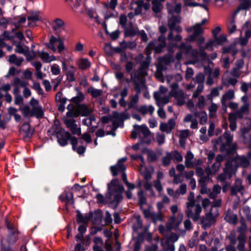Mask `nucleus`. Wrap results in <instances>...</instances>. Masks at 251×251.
Returning a JSON list of instances; mask_svg holds the SVG:
<instances>
[{
	"mask_svg": "<svg viewBox=\"0 0 251 251\" xmlns=\"http://www.w3.org/2000/svg\"><path fill=\"white\" fill-rule=\"evenodd\" d=\"M50 25L54 33L58 36H50L49 42L47 44V47L54 52L57 51L61 53L65 50V46L63 40L59 34L64 29L65 23L60 18H55L50 22Z\"/></svg>",
	"mask_w": 251,
	"mask_h": 251,
	"instance_id": "nucleus-1",
	"label": "nucleus"
},
{
	"mask_svg": "<svg viewBox=\"0 0 251 251\" xmlns=\"http://www.w3.org/2000/svg\"><path fill=\"white\" fill-rule=\"evenodd\" d=\"M145 75V73L141 69H139L137 72L132 73L130 74V78L134 83L137 94L130 98V101L127 104L128 109L135 108L137 105L139 100L138 94L140 93L141 89L144 87L143 78Z\"/></svg>",
	"mask_w": 251,
	"mask_h": 251,
	"instance_id": "nucleus-2",
	"label": "nucleus"
},
{
	"mask_svg": "<svg viewBox=\"0 0 251 251\" xmlns=\"http://www.w3.org/2000/svg\"><path fill=\"white\" fill-rule=\"evenodd\" d=\"M124 187L119 183L118 179H112L108 184V192L106 195L108 201L112 203H118L123 199L122 193Z\"/></svg>",
	"mask_w": 251,
	"mask_h": 251,
	"instance_id": "nucleus-3",
	"label": "nucleus"
},
{
	"mask_svg": "<svg viewBox=\"0 0 251 251\" xmlns=\"http://www.w3.org/2000/svg\"><path fill=\"white\" fill-rule=\"evenodd\" d=\"M233 136L229 131H226L223 136L220 137L218 140L213 141L214 146H219L221 151L227 152L229 147L232 141Z\"/></svg>",
	"mask_w": 251,
	"mask_h": 251,
	"instance_id": "nucleus-4",
	"label": "nucleus"
},
{
	"mask_svg": "<svg viewBox=\"0 0 251 251\" xmlns=\"http://www.w3.org/2000/svg\"><path fill=\"white\" fill-rule=\"evenodd\" d=\"M185 211L187 216L192 219L194 221L199 220L202 208L199 203H193L186 204Z\"/></svg>",
	"mask_w": 251,
	"mask_h": 251,
	"instance_id": "nucleus-5",
	"label": "nucleus"
},
{
	"mask_svg": "<svg viewBox=\"0 0 251 251\" xmlns=\"http://www.w3.org/2000/svg\"><path fill=\"white\" fill-rule=\"evenodd\" d=\"M126 160V157L120 159L115 166L110 167L111 172L113 176H116L119 173H122V178L123 182L126 184L128 182L126 173L124 172L126 170V166L124 163Z\"/></svg>",
	"mask_w": 251,
	"mask_h": 251,
	"instance_id": "nucleus-6",
	"label": "nucleus"
},
{
	"mask_svg": "<svg viewBox=\"0 0 251 251\" xmlns=\"http://www.w3.org/2000/svg\"><path fill=\"white\" fill-rule=\"evenodd\" d=\"M218 216L219 213L217 209L213 211L212 208H210L209 211L206 213L205 216L201 219V222L203 228L205 229L209 228L215 223Z\"/></svg>",
	"mask_w": 251,
	"mask_h": 251,
	"instance_id": "nucleus-7",
	"label": "nucleus"
},
{
	"mask_svg": "<svg viewBox=\"0 0 251 251\" xmlns=\"http://www.w3.org/2000/svg\"><path fill=\"white\" fill-rule=\"evenodd\" d=\"M171 90L170 96L174 97L179 105H183L185 102V95L182 90L178 89V85L176 83H174L171 85Z\"/></svg>",
	"mask_w": 251,
	"mask_h": 251,
	"instance_id": "nucleus-8",
	"label": "nucleus"
},
{
	"mask_svg": "<svg viewBox=\"0 0 251 251\" xmlns=\"http://www.w3.org/2000/svg\"><path fill=\"white\" fill-rule=\"evenodd\" d=\"M180 17L179 16H174L172 15L168 21V26L170 28V31L168 35V40L173 39V33L174 30H175L178 33H180L182 31L181 27L177 25L176 24L180 23Z\"/></svg>",
	"mask_w": 251,
	"mask_h": 251,
	"instance_id": "nucleus-9",
	"label": "nucleus"
},
{
	"mask_svg": "<svg viewBox=\"0 0 251 251\" xmlns=\"http://www.w3.org/2000/svg\"><path fill=\"white\" fill-rule=\"evenodd\" d=\"M165 46V37L164 36H161L157 40L150 42L147 47V50H154L156 53H160Z\"/></svg>",
	"mask_w": 251,
	"mask_h": 251,
	"instance_id": "nucleus-10",
	"label": "nucleus"
},
{
	"mask_svg": "<svg viewBox=\"0 0 251 251\" xmlns=\"http://www.w3.org/2000/svg\"><path fill=\"white\" fill-rule=\"evenodd\" d=\"M207 22V20L206 19H204L202 20L201 23H197L195 24L193 26L189 28L188 29V31L192 32V35H190L187 39L188 41L193 42L196 40V37H197L199 35L202 33L203 31V29L202 27V26Z\"/></svg>",
	"mask_w": 251,
	"mask_h": 251,
	"instance_id": "nucleus-11",
	"label": "nucleus"
},
{
	"mask_svg": "<svg viewBox=\"0 0 251 251\" xmlns=\"http://www.w3.org/2000/svg\"><path fill=\"white\" fill-rule=\"evenodd\" d=\"M133 127L134 130L132 131L131 133V137L132 138H137L140 134H142L145 138H148L151 135L150 131L145 125H134Z\"/></svg>",
	"mask_w": 251,
	"mask_h": 251,
	"instance_id": "nucleus-12",
	"label": "nucleus"
},
{
	"mask_svg": "<svg viewBox=\"0 0 251 251\" xmlns=\"http://www.w3.org/2000/svg\"><path fill=\"white\" fill-rule=\"evenodd\" d=\"M183 215L178 214L176 216L173 215L170 218L166 224V226L169 230L176 229L182 223Z\"/></svg>",
	"mask_w": 251,
	"mask_h": 251,
	"instance_id": "nucleus-13",
	"label": "nucleus"
},
{
	"mask_svg": "<svg viewBox=\"0 0 251 251\" xmlns=\"http://www.w3.org/2000/svg\"><path fill=\"white\" fill-rule=\"evenodd\" d=\"M56 136L58 143L62 146L67 145L68 140H70L71 143V138L74 137L64 129L59 130L56 133Z\"/></svg>",
	"mask_w": 251,
	"mask_h": 251,
	"instance_id": "nucleus-14",
	"label": "nucleus"
},
{
	"mask_svg": "<svg viewBox=\"0 0 251 251\" xmlns=\"http://www.w3.org/2000/svg\"><path fill=\"white\" fill-rule=\"evenodd\" d=\"M233 171L232 163L230 161L228 160L225 165L223 173L218 176V179L220 181L223 182L227 178L231 177L233 174Z\"/></svg>",
	"mask_w": 251,
	"mask_h": 251,
	"instance_id": "nucleus-15",
	"label": "nucleus"
},
{
	"mask_svg": "<svg viewBox=\"0 0 251 251\" xmlns=\"http://www.w3.org/2000/svg\"><path fill=\"white\" fill-rule=\"evenodd\" d=\"M30 105L31 106V111L32 117L35 116L37 118H40L43 116V111L37 100L32 98L30 101Z\"/></svg>",
	"mask_w": 251,
	"mask_h": 251,
	"instance_id": "nucleus-16",
	"label": "nucleus"
},
{
	"mask_svg": "<svg viewBox=\"0 0 251 251\" xmlns=\"http://www.w3.org/2000/svg\"><path fill=\"white\" fill-rule=\"evenodd\" d=\"M204 50L205 48H204V47H200V52H199L197 50H192L191 49V54L193 59L192 61L193 64H195L197 62L199 61L200 60H204L206 58L207 55L204 51Z\"/></svg>",
	"mask_w": 251,
	"mask_h": 251,
	"instance_id": "nucleus-17",
	"label": "nucleus"
},
{
	"mask_svg": "<svg viewBox=\"0 0 251 251\" xmlns=\"http://www.w3.org/2000/svg\"><path fill=\"white\" fill-rule=\"evenodd\" d=\"M153 97L156 101V104L158 106H163L169 102L171 96L170 95L168 96L166 94L154 92Z\"/></svg>",
	"mask_w": 251,
	"mask_h": 251,
	"instance_id": "nucleus-18",
	"label": "nucleus"
},
{
	"mask_svg": "<svg viewBox=\"0 0 251 251\" xmlns=\"http://www.w3.org/2000/svg\"><path fill=\"white\" fill-rule=\"evenodd\" d=\"M176 122L174 119H170L167 123H162L159 126L160 130L167 134H170L172 130L175 128Z\"/></svg>",
	"mask_w": 251,
	"mask_h": 251,
	"instance_id": "nucleus-19",
	"label": "nucleus"
},
{
	"mask_svg": "<svg viewBox=\"0 0 251 251\" xmlns=\"http://www.w3.org/2000/svg\"><path fill=\"white\" fill-rule=\"evenodd\" d=\"M222 84L229 87L230 85L235 86L238 82L236 78L233 77L228 72H226L223 75L222 78Z\"/></svg>",
	"mask_w": 251,
	"mask_h": 251,
	"instance_id": "nucleus-20",
	"label": "nucleus"
},
{
	"mask_svg": "<svg viewBox=\"0 0 251 251\" xmlns=\"http://www.w3.org/2000/svg\"><path fill=\"white\" fill-rule=\"evenodd\" d=\"M244 190V187L242 185V181L240 179L235 180L234 184L231 188L230 194L231 195H235L238 193L243 194Z\"/></svg>",
	"mask_w": 251,
	"mask_h": 251,
	"instance_id": "nucleus-21",
	"label": "nucleus"
},
{
	"mask_svg": "<svg viewBox=\"0 0 251 251\" xmlns=\"http://www.w3.org/2000/svg\"><path fill=\"white\" fill-rule=\"evenodd\" d=\"M66 126L69 128L73 134L79 135L81 133L80 128L77 127L74 119H67L65 121Z\"/></svg>",
	"mask_w": 251,
	"mask_h": 251,
	"instance_id": "nucleus-22",
	"label": "nucleus"
},
{
	"mask_svg": "<svg viewBox=\"0 0 251 251\" xmlns=\"http://www.w3.org/2000/svg\"><path fill=\"white\" fill-rule=\"evenodd\" d=\"M234 161L238 167H248L250 164V161L245 156L237 155L234 159Z\"/></svg>",
	"mask_w": 251,
	"mask_h": 251,
	"instance_id": "nucleus-23",
	"label": "nucleus"
},
{
	"mask_svg": "<svg viewBox=\"0 0 251 251\" xmlns=\"http://www.w3.org/2000/svg\"><path fill=\"white\" fill-rule=\"evenodd\" d=\"M177 48L180 50L176 55V58L178 60H179L182 58V52H183L186 54L191 53V46L190 45H186L184 43H181Z\"/></svg>",
	"mask_w": 251,
	"mask_h": 251,
	"instance_id": "nucleus-24",
	"label": "nucleus"
},
{
	"mask_svg": "<svg viewBox=\"0 0 251 251\" xmlns=\"http://www.w3.org/2000/svg\"><path fill=\"white\" fill-rule=\"evenodd\" d=\"M20 131L25 138H30L33 132L28 123L24 124L20 128Z\"/></svg>",
	"mask_w": 251,
	"mask_h": 251,
	"instance_id": "nucleus-25",
	"label": "nucleus"
},
{
	"mask_svg": "<svg viewBox=\"0 0 251 251\" xmlns=\"http://www.w3.org/2000/svg\"><path fill=\"white\" fill-rule=\"evenodd\" d=\"M78 141L76 137L71 138V145H72L73 150L77 152L79 154H83L86 150V148L83 146H80L77 147Z\"/></svg>",
	"mask_w": 251,
	"mask_h": 251,
	"instance_id": "nucleus-26",
	"label": "nucleus"
},
{
	"mask_svg": "<svg viewBox=\"0 0 251 251\" xmlns=\"http://www.w3.org/2000/svg\"><path fill=\"white\" fill-rule=\"evenodd\" d=\"M238 244L237 249L239 251H245V245L246 243V236L244 233H241L237 237Z\"/></svg>",
	"mask_w": 251,
	"mask_h": 251,
	"instance_id": "nucleus-27",
	"label": "nucleus"
},
{
	"mask_svg": "<svg viewBox=\"0 0 251 251\" xmlns=\"http://www.w3.org/2000/svg\"><path fill=\"white\" fill-rule=\"evenodd\" d=\"M235 97L234 92L232 90H229L223 95L221 102L223 105H226L228 100L233 99Z\"/></svg>",
	"mask_w": 251,
	"mask_h": 251,
	"instance_id": "nucleus-28",
	"label": "nucleus"
},
{
	"mask_svg": "<svg viewBox=\"0 0 251 251\" xmlns=\"http://www.w3.org/2000/svg\"><path fill=\"white\" fill-rule=\"evenodd\" d=\"M26 18L25 17H20L15 19L12 22V24L14 25V28L12 29V32H14L15 30L19 29L21 25L25 22Z\"/></svg>",
	"mask_w": 251,
	"mask_h": 251,
	"instance_id": "nucleus-29",
	"label": "nucleus"
},
{
	"mask_svg": "<svg viewBox=\"0 0 251 251\" xmlns=\"http://www.w3.org/2000/svg\"><path fill=\"white\" fill-rule=\"evenodd\" d=\"M138 111L143 115L150 114L152 115L154 111L153 106L151 105H144L141 106L139 109Z\"/></svg>",
	"mask_w": 251,
	"mask_h": 251,
	"instance_id": "nucleus-30",
	"label": "nucleus"
},
{
	"mask_svg": "<svg viewBox=\"0 0 251 251\" xmlns=\"http://www.w3.org/2000/svg\"><path fill=\"white\" fill-rule=\"evenodd\" d=\"M41 59L45 63H49L56 60L54 55H50L48 52L42 51L39 53Z\"/></svg>",
	"mask_w": 251,
	"mask_h": 251,
	"instance_id": "nucleus-31",
	"label": "nucleus"
},
{
	"mask_svg": "<svg viewBox=\"0 0 251 251\" xmlns=\"http://www.w3.org/2000/svg\"><path fill=\"white\" fill-rule=\"evenodd\" d=\"M194 155L190 151H187L186 156H185V166L189 168H193L194 164Z\"/></svg>",
	"mask_w": 251,
	"mask_h": 251,
	"instance_id": "nucleus-32",
	"label": "nucleus"
},
{
	"mask_svg": "<svg viewBox=\"0 0 251 251\" xmlns=\"http://www.w3.org/2000/svg\"><path fill=\"white\" fill-rule=\"evenodd\" d=\"M11 85L13 86L25 87L28 85V83L23 79H21L18 77H15L12 81Z\"/></svg>",
	"mask_w": 251,
	"mask_h": 251,
	"instance_id": "nucleus-33",
	"label": "nucleus"
},
{
	"mask_svg": "<svg viewBox=\"0 0 251 251\" xmlns=\"http://www.w3.org/2000/svg\"><path fill=\"white\" fill-rule=\"evenodd\" d=\"M220 166L221 164L219 162H215L210 168H207L205 169L207 175L210 176L214 175L219 171Z\"/></svg>",
	"mask_w": 251,
	"mask_h": 251,
	"instance_id": "nucleus-34",
	"label": "nucleus"
},
{
	"mask_svg": "<svg viewBox=\"0 0 251 251\" xmlns=\"http://www.w3.org/2000/svg\"><path fill=\"white\" fill-rule=\"evenodd\" d=\"M196 172L197 175L201 177V178L199 180L200 183H205L209 180V176H204V172L202 168L197 167L196 169Z\"/></svg>",
	"mask_w": 251,
	"mask_h": 251,
	"instance_id": "nucleus-35",
	"label": "nucleus"
},
{
	"mask_svg": "<svg viewBox=\"0 0 251 251\" xmlns=\"http://www.w3.org/2000/svg\"><path fill=\"white\" fill-rule=\"evenodd\" d=\"M194 115L196 117L199 119L200 124L204 125L206 123L207 121V116L205 111H201L200 112H195Z\"/></svg>",
	"mask_w": 251,
	"mask_h": 251,
	"instance_id": "nucleus-36",
	"label": "nucleus"
},
{
	"mask_svg": "<svg viewBox=\"0 0 251 251\" xmlns=\"http://www.w3.org/2000/svg\"><path fill=\"white\" fill-rule=\"evenodd\" d=\"M225 219L227 222L234 225L237 223L238 220L237 215L232 214L230 211L226 212Z\"/></svg>",
	"mask_w": 251,
	"mask_h": 251,
	"instance_id": "nucleus-37",
	"label": "nucleus"
},
{
	"mask_svg": "<svg viewBox=\"0 0 251 251\" xmlns=\"http://www.w3.org/2000/svg\"><path fill=\"white\" fill-rule=\"evenodd\" d=\"M77 65L79 69L86 70L91 66V63L88 59L82 58L78 60Z\"/></svg>",
	"mask_w": 251,
	"mask_h": 251,
	"instance_id": "nucleus-38",
	"label": "nucleus"
},
{
	"mask_svg": "<svg viewBox=\"0 0 251 251\" xmlns=\"http://www.w3.org/2000/svg\"><path fill=\"white\" fill-rule=\"evenodd\" d=\"M167 9L170 14L172 15L175 13L179 14L181 10V5L180 3H177L173 7L172 5L168 4Z\"/></svg>",
	"mask_w": 251,
	"mask_h": 251,
	"instance_id": "nucleus-39",
	"label": "nucleus"
},
{
	"mask_svg": "<svg viewBox=\"0 0 251 251\" xmlns=\"http://www.w3.org/2000/svg\"><path fill=\"white\" fill-rule=\"evenodd\" d=\"M8 61L11 64H14L19 66L24 61V58L22 57L18 58L15 54H12L9 56Z\"/></svg>",
	"mask_w": 251,
	"mask_h": 251,
	"instance_id": "nucleus-40",
	"label": "nucleus"
},
{
	"mask_svg": "<svg viewBox=\"0 0 251 251\" xmlns=\"http://www.w3.org/2000/svg\"><path fill=\"white\" fill-rule=\"evenodd\" d=\"M15 50L17 53L24 54L28 59H29V56L27 55L28 50L26 47H24L20 44H18L16 45Z\"/></svg>",
	"mask_w": 251,
	"mask_h": 251,
	"instance_id": "nucleus-41",
	"label": "nucleus"
},
{
	"mask_svg": "<svg viewBox=\"0 0 251 251\" xmlns=\"http://www.w3.org/2000/svg\"><path fill=\"white\" fill-rule=\"evenodd\" d=\"M184 6L189 7H195L201 6L205 10H207V7L206 5L203 4H199L198 2L194 1V0H183Z\"/></svg>",
	"mask_w": 251,
	"mask_h": 251,
	"instance_id": "nucleus-42",
	"label": "nucleus"
},
{
	"mask_svg": "<svg viewBox=\"0 0 251 251\" xmlns=\"http://www.w3.org/2000/svg\"><path fill=\"white\" fill-rule=\"evenodd\" d=\"M221 190V187L219 185H214L212 191H210L209 193V197L212 199H215L217 197L218 194L220 193Z\"/></svg>",
	"mask_w": 251,
	"mask_h": 251,
	"instance_id": "nucleus-43",
	"label": "nucleus"
},
{
	"mask_svg": "<svg viewBox=\"0 0 251 251\" xmlns=\"http://www.w3.org/2000/svg\"><path fill=\"white\" fill-rule=\"evenodd\" d=\"M152 9L155 13H158L162 8V4L159 0H153Z\"/></svg>",
	"mask_w": 251,
	"mask_h": 251,
	"instance_id": "nucleus-44",
	"label": "nucleus"
},
{
	"mask_svg": "<svg viewBox=\"0 0 251 251\" xmlns=\"http://www.w3.org/2000/svg\"><path fill=\"white\" fill-rule=\"evenodd\" d=\"M222 52L225 54L231 52L233 56H234L237 53V51L235 49V45H232L226 47H224Z\"/></svg>",
	"mask_w": 251,
	"mask_h": 251,
	"instance_id": "nucleus-45",
	"label": "nucleus"
},
{
	"mask_svg": "<svg viewBox=\"0 0 251 251\" xmlns=\"http://www.w3.org/2000/svg\"><path fill=\"white\" fill-rule=\"evenodd\" d=\"M63 201H66L67 204H73V195L71 192L68 191L65 193V198L63 199Z\"/></svg>",
	"mask_w": 251,
	"mask_h": 251,
	"instance_id": "nucleus-46",
	"label": "nucleus"
},
{
	"mask_svg": "<svg viewBox=\"0 0 251 251\" xmlns=\"http://www.w3.org/2000/svg\"><path fill=\"white\" fill-rule=\"evenodd\" d=\"M90 219V217L87 215H82L80 213H78L77 215V221L78 223H82L83 224H87Z\"/></svg>",
	"mask_w": 251,
	"mask_h": 251,
	"instance_id": "nucleus-47",
	"label": "nucleus"
},
{
	"mask_svg": "<svg viewBox=\"0 0 251 251\" xmlns=\"http://www.w3.org/2000/svg\"><path fill=\"white\" fill-rule=\"evenodd\" d=\"M218 106L216 104L212 103L211 105L208 108L210 118H213L216 116V111L218 110Z\"/></svg>",
	"mask_w": 251,
	"mask_h": 251,
	"instance_id": "nucleus-48",
	"label": "nucleus"
},
{
	"mask_svg": "<svg viewBox=\"0 0 251 251\" xmlns=\"http://www.w3.org/2000/svg\"><path fill=\"white\" fill-rule=\"evenodd\" d=\"M117 0H110L109 2L104 3L103 4L104 7L107 9L115 10L116 6L117 5Z\"/></svg>",
	"mask_w": 251,
	"mask_h": 251,
	"instance_id": "nucleus-49",
	"label": "nucleus"
},
{
	"mask_svg": "<svg viewBox=\"0 0 251 251\" xmlns=\"http://www.w3.org/2000/svg\"><path fill=\"white\" fill-rule=\"evenodd\" d=\"M152 222L155 223L157 221H161L163 220V215L161 212L157 213L152 212L150 218Z\"/></svg>",
	"mask_w": 251,
	"mask_h": 251,
	"instance_id": "nucleus-50",
	"label": "nucleus"
},
{
	"mask_svg": "<svg viewBox=\"0 0 251 251\" xmlns=\"http://www.w3.org/2000/svg\"><path fill=\"white\" fill-rule=\"evenodd\" d=\"M88 92L91 94L93 98H98L102 95V92L101 90L97 89L94 88H90Z\"/></svg>",
	"mask_w": 251,
	"mask_h": 251,
	"instance_id": "nucleus-51",
	"label": "nucleus"
},
{
	"mask_svg": "<svg viewBox=\"0 0 251 251\" xmlns=\"http://www.w3.org/2000/svg\"><path fill=\"white\" fill-rule=\"evenodd\" d=\"M204 71L206 73H208L209 75L207 78L206 84L208 85H211L214 83L212 75L211 74V69L204 67Z\"/></svg>",
	"mask_w": 251,
	"mask_h": 251,
	"instance_id": "nucleus-52",
	"label": "nucleus"
},
{
	"mask_svg": "<svg viewBox=\"0 0 251 251\" xmlns=\"http://www.w3.org/2000/svg\"><path fill=\"white\" fill-rule=\"evenodd\" d=\"M139 197V204L140 205L141 208L142 209L143 205L146 203V198L144 196V192L142 190H140L138 193Z\"/></svg>",
	"mask_w": 251,
	"mask_h": 251,
	"instance_id": "nucleus-53",
	"label": "nucleus"
},
{
	"mask_svg": "<svg viewBox=\"0 0 251 251\" xmlns=\"http://www.w3.org/2000/svg\"><path fill=\"white\" fill-rule=\"evenodd\" d=\"M79 110L82 116H87L91 114V111L85 105H81L79 107Z\"/></svg>",
	"mask_w": 251,
	"mask_h": 251,
	"instance_id": "nucleus-54",
	"label": "nucleus"
},
{
	"mask_svg": "<svg viewBox=\"0 0 251 251\" xmlns=\"http://www.w3.org/2000/svg\"><path fill=\"white\" fill-rule=\"evenodd\" d=\"M198 99V101L196 103V106L202 109L205 106V98L203 96H200Z\"/></svg>",
	"mask_w": 251,
	"mask_h": 251,
	"instance_id": "nucleus-55",
	"label": "nucleus"
},
{
	"mask_svg": "<svg viewBox=\"0 0 251 251\" xmlns=\"http://www.w3.org/2000/svg\"><path fill=\"white\" fill-rule=\"evenodd\" d=\"M73 9L78 7L80 5V0H65Z\"/></svg>",
	"mask_w": 251,
	"mask_h": 251,
	"instance_id": "nucleus-56",
	"label": "nucleus"
},
{
	"mask_svg": "<svg viewBox=\"0 0 251 251\" xmlns=\"http://www.w3.org/2000/svg\"><path fill=\"white\" fill-rule=\"evenodd\" d=\"M156 140L159 145L163 144L165 140V134L160 132L157 133L156 135Z\"/></svg>",
	"mask_w": 251,
	"mask_h": 251,
	"instance_id": "nucleus-57",
	"label": "nucleus"
},
{
	"mask_svg": "<svg viewBox=\"0 0 251 251\" xmlns=\"http://www.w3.org/2000/svg\"><path fill=\"white\" fill-rule=\"evenodd\" d=\"M222 204V200L221 199H214V201L211 203V208H212L213 211L217 209V208L220 207Z\"/></svg>",
	"mask_w": 251,
	"mask_h": 251,
	"instance_id": "nucleus-58",
	"label": "nucleus"
},
{
	"mask_svg": "<svg viewBox=\"0 0 251 251\" xmlns=\"http://www.w3.org/2000/svg\"><path fill=\"white\" fill-rule=\"evenodd\" d=\"M177 192L178 196L179 197V195H183L186 194L187 192V185L185 183H182L180 185L179 188L176 190Z\"/></svg>",
	"mask_w": 251,
	"mask_h": 251,
	"instance_id": "nucleus-59",
	"label": "nucleus"
},
{
	"mask_svg": "<svg viewBox=\"0 0 251 251\" xmlns=\"http://www.w3.org/2000/svg\"><path fill=\"white\" fill-rule=\"evenodd\" d=\"M84 96L82 93L78 92L76 97L73 98L71 99L72 102L75 103H78L82 101L84 99Z\"/></svg>",
	"mask_w": 251,
	"mask_h": 251,
	"instance_id": "nucleus-60",
	"label": "nucleus"
},
{
	"mask_svg": "<svg viewBox=\"0 0 251 251\" xmlns=\"http://www.w3.org/2000/svg\"><path fill=\"white\" fill-rule=\"evenodd\" d=\"M227 39L225 35H221L219 37H215V42L218 45H223L226 42Z\"/></svg>",
	"mask_w": 251,
	"mask_h": 251,
	"instance_id": "nucleus-61",
	"label": "nucleus"
},
{
	"mask_svg": "<svg viewBox=\"0 0 251 251\" xmlns=\"http://www.w3.org/2000/svg\"><path fill=\"white\" fill-rule=\"evenodd\" d=\"M21 111L23 113V114L25 117H32L31 115V109L28 106H25L22 108H21Z\"/></svg>",
	"mask_w": 251,
	"mask_h": 251,
	"instance_id": "nucleus-62",
	"label": "nucleus"
},
{
	"mask_svg": "<svg viewBox=\"0 0 251 251\" xmlns=\"http://www.w3.org/2000/svg\"><path fill=\"white\" fill-rule=\"evenodd\" d=\"M51 72L52 74L54 75H58L60 73V68L57 64H53L50 69Z\"/></svg>",
	"mask_w": 251,
	"mask_h": 251,
	"instance_id": "nucleus-63",
	"label": "nucleus"
},
{
	"mask_svg": "<svg viewBox=\"0 0 251 251\" xmlns=\"http://www.w3.org/2000/svg\"><path fill=\"white\" fill-rule=\"evenodd\" d=\"M247 124L249 125L248 127H244L241 129V132L242 133L243 137L249 133V131L251 129V121L250 120H248Z\"/></svg>",
	"mask_w": 251,
	"mask_h": 251,
	"instance_id": "nucleus-64",
	"label": "nucleus"
}]
</instances>
